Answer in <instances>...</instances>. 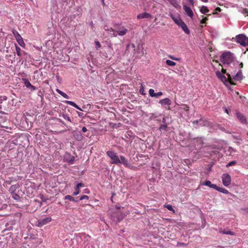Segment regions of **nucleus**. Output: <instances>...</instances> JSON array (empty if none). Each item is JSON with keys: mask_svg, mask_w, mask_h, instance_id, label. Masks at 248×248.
Listing matches in <instances>:
<instances>
[{"mask_svg": "<svg viewBox=\"0 0 248 248\" xmlns=\"http://www.w3.org/2000/svg\"><path fill=\"white\" fill-rule=\"evenodd\" d=\"M237 70L238 69H235V66H232V64H229L227 65V71L228 73L227 74V76L228 78L222 75L219 71H217L216 74L221 81L224 82L226 86H228L230 84L235 85L236 83L232 81L231 75L233 76L234 75Z\"/></svg>", "mask_w": 248, "mask_h": 248, "instance_id": "1", "label": "nucleus"}, {"mask_svg": "<svg viewBox=\"0 0 248 248\" xmlns=\"http://www.w3.org/2000/svg\"><path fill=\"white\" fill-rule=\"evenodd\" d=\"M221 62L223 64H232L237 66L238 65V61L234 59L233 54L230 52H225L222 53L220 56Z\"/></svg>", "mask_w": 248, "mask_h": 248, "instance_id": "2", "label": "nucleus"}, {"mask_svg": "<svg viewBox=\"0 0 248 248\" xmlns=\"http://www.w3.org/2000/svg\"><path fill=\"white\" fill-rule=\"evenodd\" d=\"M130 51H133V57L136 59H140L143 54L142 52L140 53L138 49H136L135 45L133 43L128 44L126 46L125 53H128Z\"/></svg>", "mask_w": 248, "mask_h": 248, "instance_id": "3", "label": "nucleus"}, {"mask_svg": "<svg viewBox=\"0 0 248 248\" xmlns=\"http://www.w3.org/2000/svg\"><path fill=\"white\" fill-rule=\"evenodd\" d=\"M236 41L241 45L246 46H248V37L246 35L241 34L236 36Z\"/></svg>", "mask_w": 248, "mask_h": 248, "instance_id": "4", "label": "nucleus"}, {"mask_svg": "<svg viewBox=\"0 0 248 248\" xmlns=\"http://www.w3.org/2000/svg\"><path fill=\"white\" fill-rule=\"evenodd\" d=\"M107 155L112 160L111 163L118 164L120 163L119 157L116 153L113 151H108L107 152Z\"/></svg>", "mask_w": 248, "mask_h": 248, "instance_id": "5", "label": "nucleus"}, {"mask_svg": "<svg viewBox=\"0 0 248 248\" xmlns=\"http://www.w3.org/2000/svg\"><path fill=\"white\" fill-rule=\"evenodd\" d=\"M51 220L52 218L49 217H45V218L42 219L38 220L36 221V226L38 227H42L46 224L49 223Z\"/></svg>", "mask_w": 248, "mask_h": 248, "instance_id": "6", "label": "nucleus"}, {"mask_svg": "<svg viewBox=\"0 0 248 248\" xmlns=\"http://www.w3.org/2000/svg\"><path fill=\"white\" fill-rule=\"evenodd\" d=\"M231 76L232 80L234 82L237 81H241L243 78L242 72L241 69H239L234 75L233 76L231 75Z\"/></svg>", "mask_w": 248, "mask_h": 248, "instance_id": "7", "label": "nucleus"}, {"mask_svg": "<svg viewBox=\"0 0 248 248\" xmlns=\"http://www.w3.org/2000/svg\"><path fill=\"white\" fill-rule=\"evenodd\" d=\"M222 178L223 185L226 186H228L231 184V176L228 173H225L223 175Z\"/></svg>", "mask_w": 248, "mask_h": 248, "instance_id": "8", "label": "nucleus"}, {"mask_svg": "<svg viewBox=\"0 0 248 248\" xmlns=\"http://www.w3.org/2000/svg\"><path fill=\"white\" fill-rule=\"evenodd\" d=\"M236 117L238 121L242 124H247L248 122L247 120L246 117L241 113L237 112L236 113Z\"/></svg>", "mask_w": 248, "mask_h": 248, "instance_id": "9", "label": "nucleus"}, {"mask_svg": "<svg viewBox=\"0 0 248 248\" xmlns=\"http://www.w3.org/2000/svg\"><path fill=\"white\" fill-rule=\"evenodd\" d=\"M63 160L64 161L67 162L70 164H73L75 160V157L70 154L65 153L64 155Z\"/></svg>", "mask_w": 248, "mask_h": 248, "instance_id": "10", "label": "nucleus"}, {"mask_svg": "<svg viewBox=\"0 0 248 248\" xmlns=\"http://www.w3.org/2000/svg\"><path fill=\"white\" fill-rule=\"evenodd\" d=\"M63 118H64L65 120L67 121V124H65L67 128L66 129L63 128V131L69 130L71 128V125L73 123L71 118L68 116L65 115H63Z\"/></svg>", "mask_w": 248, "mask_h": 248, "instance_id": "11", "label": "nucleus"}, {"mask_svg": "<svg viewBox=\"0 0 248 248\" xmlns=\"http://www.w3.org/2000/svg\"><path fill=\"white\" fill-rule=\"evenodd\" d=\"M73 136L78 141H81L83 139L81 133L79 131L74 130L73 132Z\"/></svg>", "mask_w": 248, "mask_h": 248, "instance_id": "12", "label": "nucleus"}, {"mask_svg": "<svg viewBox=\"0 0 248 248\" xmlns=\"http://www.w3.org/2000/svg\"><path fill=\"white\" fill-rule=\"evenodd\" d=\"M159 103L162 106H165V105L169 106L168 109H170V108L169 107V106L170 105L171 102L170 100L168 98H166L165 99L160 100L159 102Z\"/></svg>", "mask_w": 248, "mask_h": 248, "instance_id": "13", "label": "nucleus"}, {"mask_svg": "<svg viewBox=\"0 0 248 248\" xmlns=\"http://www.w3.org/2000/svg\"><path fill=\"white\" fill-rule=\"evenodd\" d=\"M170 17L173 20V21L179 27L180 25L184 22L180 17L179 16H175L172 14H170Z\"/></svg>", "mask_w": 248, "mask_h": 248, "instance_id": "14", "label": "nucleus"}, {"mask_svg": "<svg viewBox=\"0 0 248 248\" xmlns=\"http://www.w3.org/2000/svg\"><path fill=\"white\" fill-rule=\"evenodd\" d=\"M152 17V15L147 12H144V13L140 14L137 16V18L139 19H143V18H151Z\"/></svg>", "mask_w": 248, "mask_h": 248, "instance_id": "15", "label": "nucleus"}, {"mask_svg": "<svg viewBox=\"0 0 248 248\" xmlns=\"http://www.w3.org/2000/svg\"><path fill=\"white\" fill-rule=\"evenodd\" d=\"M184 9L185 10V13L188 16H189L190 18L193 17L194 16L193 12L190 7H187V6L185 5L184 6Z\"/></svg>", "mask_w": 248, "mask_h": 248, "instance_id": "16", "label": "nucleus"}, {"mask_svg": "<svg viewBox=\"0 0 248 248\" xmlns=\"http://www.w3.org/2000/svg\"><path fill=\"white\" fill-rule=\"evenodd\" d=\"M119 164H122L126 167H129L130 165L128 163V160L124 156H120L119 158Z\"/></svg>", "mask_w": 248, "mask_h": 248, "instance_id": "17", "label": "nucleus"}, {"mask_svg": "<svg viewBox=\"0 0 248 248\" xmlns=\"http://www.w3.org/2000/svg\"><path fill=\"white\" fill-rule=\"evenodd\" d=\"M19 187L20 185H19V184L12 185L9 189V191L11 194L14 193L16 191V190L19 188Z\"/></svg>", "mask_w": 248, "mask_h": 248, "instance_id": "18", "label": "nucleus"}, {"mask_svg": "<svg viewBox=\"0 0 248 248\" xmlns=\"http://www.w3.org/2000/svg\"><path fill=\"white\" fill-rule=\"evenodd\" d=\"M179 27L181 28V29L184 31L186 34H189L190 33V31L188 29L186 25L183 22L179 26Z\"/></svg>", "mask_w": 248, "mask_h": 248, "instance_id": "19", "label": "nucleus"}, {"mask_svg": "<svg viewBox=\"0 0 248 248\" xmlns=\"http://www.w3.org/2000/svg\"><path fill=\"white\" fill-rule=\"evenodd\" d=\"M170 4L176 9H180L181 6L179 4L177 0H167Z\"/></svg>", "mask_w": 248, "mask_h": 248, "instance_id": "20", "label": "nucleus"}, {"mask_svg": "<svg viewBox=\"0 0 248 248\" xmlns=\"http://www.w3.org/2000/svg\"><path fill=\"white\" fill-rule=\"evenodd\" d=\"M203 185L208 186L212 188L215 189L217 187V186L215 184H212L210 181L207 180L202 184Z\"/></svg>", "mask_w": 248, "mask_h": 248, "instance_id": "21", "label": "nucleus"}, {"mask_svg": "<svg viewBox=\"0 0 248 248\" xmlns=\"http://www.w3.org/2000/svg\"><path fill=\"white\" fill-rule=\"evenodd\" d=\"M127 31L128 30L126 29L123 27L118 31V35L120 36H123L125 34L127 33Z\"/></svg>", "mask_w": 248, "mask_h": 248, "instance_id": "22", "label": "nucleus"}, {"mask_svg": "<svg viewBox=\"0 0 248 248\" xmlns=\"http://www.w3.org/2000/svg\"><path fill=\"white\" fill-rule=\"evenodd\" d=\"M65 103L69 104L71 105L72 106L78 109V110H82L80 108H79L76 104H75L74 102L70 101H65Z\"/></svg>", "mask_w": 248, "mask_h": 248, "instance_id": "23", "label": "nucleus"}, {"mask_svg": "<svg viewBox=\"0 0 248 248\" xmlns=\"http://www.w3.org/2000/svg\"><path fill=\"white\" fill-rule=\"evenodd\" d=\"M215 189H216L217 190L222 193H224V194H227L229 193L228 190L224 188H223V187H218L217 186V187L216 188H215Z\"/></svg>", "mask_w": 248, "mask_h": 248, "instance_id": "24", "label": "nucleus"}, {"mask_svg": "<svg viewBox=\"0 0 248 248\" xmlns=\"http://www.w3.org/2000/svg\"><path fill=\"white\" fill-rule=\"evenodd\" d=\"M219 233L224 234H230L231 235H235V233L231 231L220 230Z\"/></svg>", "mask_w": 248, "mask_h": 248, "instance_id": "25", "label": "nucleus"}, {"mask_svg": "<svg viewBox=\"0 0 248 248\" xmlns=\"http://www.w3.org/2000/svg\"><path fill=\"white\" fill-rule=\"evenodd\" d=\"M16 40L20 46H23L25 45V43H24L23 40L21 36L16 38Z\"/></svg>", "mask_w": 248, "mask_h": 248, "instance_id": "26", "label": "nucleus"}, {"mask_svg": "<svg viewBox=\"0 0 248 248\" xmlns=\"http://www.w3.org/2000/svg\"><path fill=\"white\" fill-rule=\"evenodd\" d=\"M200 11L202 14H206L209 11L206 6H202L200 9Z\"/></svg>", "mask_w": 248, "mask_h": 248, "instance_id": "27", "label": "nucleus"}, {"mask_svg": "<svg viewBox=\"0 0 248 248\" xmlns=\"http://www.w3.org/2000/svg\"><path fill=\"white\" fill-rule=\"evenodd\" d=\"M22 81L27 88H29L30 86H31V83L27 78H22Z\"/></svg>", "mask_w": 248, "mask_h": 248, "instance_id": "28", "label": "nucleus"}, {"mask_svg": "<svg viewBox=\"0 0 248 248\" xmlns=\"http://www.w3.org/2000/svg\"><path fill=\"white\" fill-rule=\"evenodd\" d=\"M64 199L65 200H68L70 201H73L74 202H78V200H75L72 196L70 195H67L65 196Z\"/></svg>", "mask_w": 248, "mask_h": 248, "instance_id": "29", "label": "nucleus"}, {"mask_svg": "<svg viewBox=\"0 0 248 248\" xmlns=\"http://www.w3.org/2000/svg\"><path fill=\"white\" fill-rule=\"evenodd\" d=\"M166 63L169 66H173L176 65V63L175 62H174L171 60H167L166 61Z\"/></svg>", "mask_w": 248, "mask_h": 248, "instance_id": "30", "label": "nucleus"}, {"mask_svg": "<svg viewBox=\"0 0 248 248\" xmlns=\"http://www.w3.org/2000/svg\"><path fill=\"white\" fill-rule=\"evenodd\" d=\"M12 194L13 195H12V198L14 200H16L17 201L20 200V197L19 195L18 194L14 193H12Z\"/></svg>", "mask_w": 248, "mask_h": 248, "instance_id": "31", "label": "nucleus"}, {"mask_svg": "<svg viewBox=\"0 0 248 248\" xmlns=\"http://www.w3.org/2000/svg\"><path fill=\"white\" fill-rule=\"evenodd\" d=\"M110 31H112L113 32L112 35L114 37H116L118 35V31H116L112 28H110Z\"/></svg>", "mask_w": 248, "mask_h": 248, "instance_id": "32", "label": "nucleus"}, {"mask_svg": "<svg viewBox=\"0 0 248 248\" xmlns=\"http://www.w3.org/2000/svg\"><path fill=\"white\" fill-rule=\"evenodd\" d=\"M167 126L166 124H162L159 128L160 131H167Z\"/></svg>", "mask_w": 248, "mask_h": 248, "instance_id": "33", "label": "nucleus"}, {"mask_svg": "<svg viewBox=\"0 0 248 248\" xmlns=\"http://www.w3.org/2000/svg\"><path fill=\"white\" fill-rule=\"evenodd\" d=\"M149 95L151 97H155V94L154 90L153 89H150L149 91Z\"/></svg>", "mask_w": 248, "mask_h": 248, "instance_id": "34", "label": "nucleus"}, {"mask_svg": "<svg viewBox=\"0 0 248 248\" xmlns=\"http://www.w3.org/2000/svg\"><path fill=\"white\" fill-rule=\"evenodd\" d=\"M12 32L15 37V38L16 39V38H17L18 37H19L20 36H21L19 33L15 30H14L13 31H12Z\"/></svg>", "mask_w": 248, "mask_h": 248, "instance_id": "35", "label": "nucleus"}, {"mask_svg": "<svg viewBox=\"0 0 248 248\" xmlns=\"http://www.w3.org/2000/svg\"><path fill=\"white\" fill-rule=\"evenodd\" d=\"M233 66H235V69H238L239 68H242L243 67V63L242 62H241V63H239V62L238 61V65L236 66L235 65H233Z\"/></svg>", "mask_w": 248, "mask_h": 248, "instance_id": "36", "label": "nucleus"}, {"mask_svg": "<svg viewBox=\"0 0 248 248\" xmlns=\"http://www.w3.org/2000/svg\"><path fill=\"white\" fill-rule=\"evenodd\" d=\"M94 43H95V48L97 49H98L101 47V45L98 41H97V40L95 41Z\"/></svg>", "mask_w": 248, "mask_h": 248, "instance_id": "37", "label": "nucleus"}, {"mask_svg": "<svg viewBox=\"0 0 248 248\" xmlns=\"http://www.w3.org/2000/svg\"><path fill=\"white\" fill-rule=\"evenodd\" d=\"M166 208H167L170 211H172L173 212H174V209H173V207L171 205H170V204H167L165 206Z\"/></svg>", "mask_w": 248, "mask_h": 248, "instance_id": "38", "label": "nucleus"}, {"mask_svg": "<svg viewBox=\"0 0 248 248\" xmlns=\"http://www.w3.org/2000/svg\"><path fill=\"white\" fill-rule=\"evenodd\" d=\"M139 92H140V93L141 94H142V95L145 94V93H144V87L143 86V85L142 84H141V86L140 87Z\"/></svg>", "mask_w": 248, "mask_h": 248, "instance_id": "39", "label": "nucleus"}, {"mask_svg": "<svg viewBox=\"0 0 248 248\" xmlns=\"http://www.w3.org/2000/svg\"><path fill=\"white\" fill-rule=\"evenodd\" d=\"M16 51L17 55L18 56H21V53H20L21 49H20V48L19 47H18V46H16Z\"/></svg>", "mask_w": 248, "mask_h": 248, "instance_id": "40", "label": "nucleus"}, {"mask_svg": "<svg viewBox=\"0 0 248 248\" xmlns=\"http://www.w3.org/2000/svg\"><path fill=\"white\" fill-rule=\"evenodd\" d=\"M236 162L235 161H232L230 162L229 163H228L227 164L226 167H229L230 166L234 165L236 164Z\"/></svg>", "mask_w": 248, "mask_h": 248, "instance_id": "41", "label": "nucleus"}, {"mask_svg": "<svg viewBox=\"0 0 248 248\" xmlns=\"http://www.w3.org/2000/svg\"><path fill=\"white\" fill-rule=\"evenodd\" d=\"M182 106L183 107V109L184 110H185L186 111H189V107L187 105H186V104H183Z\"/></svg>", "mask_w": 248, "mask_h": 248, "instance_id": "42", "label": "nucleus"}, {"mask_svg": "<svg viewBox=\"0 0 248 248\" xmlns=\"http://www.w3.org/2000/svg\"><path fill=\"white\" fill-rule=\"evenodd\" d=\"M80 192L79 188H78L76 187L75 190V191L73 193V195L76 196Z\"/></svg>", "mask_w": 248, "mask_h": 248, "instance_id": "43", "label": "nucleus"}, {"mask_svg": "<svg viewBox=\"0 0 248 248\" xmlns=\"http://www.w3.org/2000/svg\"><path fill=\"white\" fill-rule=\"evenodd\" d=\"M12 177H9V180H6L5 183L8 185H10L12 182Z\"/></svg>", "mask_w": 248, "mask_h": 248, "instance_id": "44", "label": "nucleus"}, {"mask_svg": "<svg viewBox=\"0 0 248 248\" xmlns=\"http://www.w3.org/2000/svg\"><path fill=\"white\" fill-rule=\"evenodd\" d=\"M84 199L88 200L89 196H88L87 195H83L80 198L79 200H83Z\"/></svg>", "mask_w": 248, "mask_h": 248, "instance_id": "45", "label": "nucleus"}, {"mask_svg": "<svg viewBox=\"0 0 248 248\" xmlns=\"http://www.w3.org/2000/svg\"><path fill=\"white\" fill-rule=\"evenodd\" d=\"M208 20V18L207 17H205L203 18L201 21V24L206 23V21Z\"/></svg>", "mask_w": 248, "mask_h": 248, "instance_id": "46", "label": "nucleus"}, {"mask_svg": "<svg viewBox=\"0 0 248 248\" xmlns=\"http://www.w3.org/2000/svg\"><path fill=\"white\" fill-rule=\"evenodd\" d=\"M163 94L162 92H159L158 93H155V97H158L160 96H161Z\"/></svg>", "mask_w": 248, "mask_h": 248, "instance_id": "47", "label": "nucleus"}, {"mask_svg": "<svg viewBox=\"0 0 248 248\" xmlns=\"http://www.w3.org/2000/svg\"><path fill=\"white\" fill-rule=\"evenodd\" d=\"M83 186V184L82 183H78L76 186V187L78 188H79L80 187Z\"/></svg>", "mask_w": 248, "mask_h": 248, "instance_id": "48", "label": "nucleus"}, {"mask_svg": "<svg viewBox=\"0 0 248 248\" xmlns=\"http://www.w3.org/2000/svg\"><path fill=\"white\" fill-rule=\"evenodd\" d=\"M177 245L181 247H186V244L184 243H181V242L178 243Z\"/></svg>", "mask_w": 248, "mask_h": 248, "instance_id": "49", "label": "nucleus"}, {"mask_svg": "<svg viewBox=\"0 0 248 248\" xmlns=\"http://www.w3.org/2000/svg\"><path fill=\"white\" fill-rule=\"evenodd\" d=\"M104 29L106 31H110V28H109L107 25H105L104 27Z\"/></svg>", "mask_w": 248, "mask_h": 248, "instance_id": "50", "label": "nucleus"}, {"mask_svg": "<svg viewBox=\"0 0 248 248\" xmlns=\"http://www.w3.org/2000/svg\"><path fill=\"white\" fill-rule=\"evenodd\" d=\"M82 131L83 132L85 133L88 131V129H87V128L86 127L84 126L82 128Z\"/></svg>", "mask_w": 248, "mask_h": 248, "instance_id": "51", "label": "nucleus"}, {"mask_svg": "<svg viewBox=\"0 0 248 248\" xmlns=\"http://www.w3.org/2000/svg\"><path fill=\"white\" fill-rule=\"evenodd\" d=\"M31 90L32 91H34V90H36V87L34 86H33L31 84V86H30V88Z\"/></svg>", "mask_w": 248, "mask_h": 248, "instance_id": "52", "label": "nucleus"}, {"mask_svg": "<svg viewBox=\"0 0 248 248\" xmlns=\"http://www.w3.org/2000/svg\"><path fill=\"white\" fill-rule=\"evenodd\" d=\"M188 1V2L192 5L193 6L194 5V1L193 0H186Z\"/></svg>", "mask_w": 248, "mask_h": 248, "instance_id": "53", "label": "nucleus"}, {"mask_svg": "<svg viewBox=\"0 0 248 248\" xmlns=\"http://www.w3.org/2000/svg\"><path fill=\"white\" fill-rule=\"evenodd\" d=\"M216 12H214L213 14H215L217 13V11L220 12L221 11V9L219 7H217L215 9Z\"/></svg>", "mask_w": 248, "mask_h": 248, "instance_id": "54", "label": "nucleus"}, {"mask_svg": "<svg viewBox=\"0 0 248 248\" xmlns=\"http://www.w3.org/2000/svg\"><path fill=\"white\" fill-rule=\"evenodd\" d=\"M169 58L173 60H176V61L178 60L177 58H174L173 56H170V55L169 56Z\"/></svg>", "mask_w": 248, "mask_h": 248, "instance_id": "55", "label": "nucleus"}, {"mask_svg": "<svg viewBox=\"0 0 248 248\" xmlns=\"http://www.w3.org/2000/svg\"><path fill=\"white\" fill-rule=\"evenodd\" d=\"M227 70V69H225L222 68V73H223V74H227V73H226Z\"/></svg>", "mask_w": 248, "mask_h": 248, "instance_id": "56", "label": "nucleus"}, {"mask_svg": "<svg viewBox=\"0 0 248 248\" xmlns=\"http://www.w3.org/2000/svg\"><path fill=\"white\" fill-rule=\"evenodd\" d=\"M56 91H57L59 93H60L61 95H62V91H61V90H59V89H56Z\"/></svg>", "mask_w": 248, "mask_h": 248, "instance_id": "57", "label": "nucleus"}, {"mask_svg": "<svg viewBox=\"0 0 248 248\" xmlns=\"http://www.w3.org/2000/svg\"><path fill=\"white\" fill-rule=\"evenodd\" d=\"M63 97L67 98H68V95L66 93H63Z\"/></svg>", "mask_w": 248, "mask_h": 248, "instance_id": "58", "label": "nucleus"}, {"mask_svg": "<svg viewBox=\"0 0 248 248\" xmlns=\"http://www.w3.org/2000/svg\"><path fill=\"white\" fill-rule=\"evenodd\" d=\"M65 243L68 242V244H70V240L66 239L64 241Z\"/></svg>", "mask_w": 248, "mask_h": 248, "instance_id": "59", "label": "nucleus"}, {"mask_svg": "<svg viewBox=\"0 0 248 248\" xmlns=\"http://www.w3.org/2000/svg\"><path fill=\"white\" fill-rule=\"evenodd\" d=\"M82 114H83V113H81L80 112H78V115L79 116H82Z\"/></svg>", "mask_w": 248, "mask_h": 248, "instance_id": "60", "label": "nucleus"}, {"mask_svg": "<svg viewBox=\"0 0 248 248\" xmlns=\"http://www.w3.org/2000/svg\"><path fill=\"white\" fill-rule=\"evenodd\" d=\"M162 122H163V123H166V119H165V118H163Z\"/></svg>", "mask_w": 248, "mask_h": 248, "instance_id": "61", "label": "nucleus"}, {"mask_svg": "<svg viewBox=\"0 0 248 248\" xmlns=\"http://www.w3.org/2000/svg\"><path fill=\"white\" fill-rule=\"evenodd\" d=\"M201 0L203 2H208V0Z\"/></svg>", "mask_w": 248, "mask_h": 248, "instance_id": "62", "label": "nucleus"}, {"mask_svg": "<svg viewBox=\"0 0 248 248\" xmlns=\"http://www.w3.org/2000/svg\"><path fill=\"white\" fill-rule=\"evenodd\" d=\"M225 112H226L227 114H228V113H229L228 110L227 109H226V110H225Z\"/></svg>", "mask_w": 248, "mask_h": 248, "instance_id": "63", "label": "nucleus"}, {"mask_svg": "<svg viewBox=\"0 0 248 248\" xmlns=\"http://www.w3.org/2000/svg\"><path fill=\"white\" fill-rule=\"evenodd\" d=\"M91 25L92 26H93V22H92L91 23Z\"/></svg>", "mask_w": 248, "mask_h": 248, "instance_id": "64", "label": "nucleus"}]
</instances>
